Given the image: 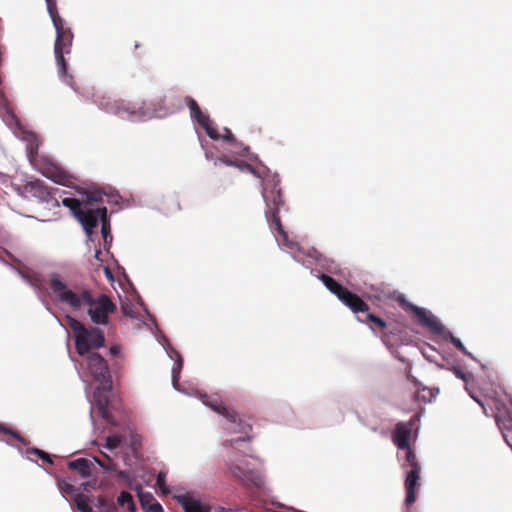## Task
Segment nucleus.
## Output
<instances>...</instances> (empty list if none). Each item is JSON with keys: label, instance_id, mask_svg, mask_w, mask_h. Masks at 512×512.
<instances>
[{"label": "nucleus", "instance_id": "obj_1", "mask_svg": "<svg viewBox=\"0 0 512 512\" xmlns=\"http://www.w3.org/2000/svg\"><path fill=\"white\" fill-rule=\"evenodd\" d=\"M51 291L59 300L73 309L86 308V312L95 325H108L110 315L116 311V305L111 297L105 293H97L90 289H83L79 293L68 289L58 275L54 274L49 280Z\"/></svg>", "mask_w": 512, "mask_h": 512}, {"label": "nucleus", "instance_id": "obj_2", "mask_svg": "<svg viewBox=\"0 0 512 512\" xmlns=\"http://www.w3.org/2000/svg\"><path fill=\"white\" fill-rule=\"evenodd\" d=\"M103 482H80L74 486L71 482H57L62 497L79 512H118L114 500L106 495H94L93 490L100 489Z\"/></svg>", "mask_w": 512, "mask_h": 512}, {"label": "nucleus", "instance_id": "obj_3", "mask_svg": "<svg viewBox=\"0 0 512 512\" xmlns=\"http://www.w3.org/2000/svg\"><path fill=\"white\" fill-rule=\"evenodd\" d=\"M229 424L230 426L227 427V430H229L231 433L243 434L244 436L225 440L222 442L223 447L231 449L225 458L228 469L231 471L232 476L237 478V480H259L260 475H253L252 472L245 467L246 461L242 459V456H239L236 452L241 451V446L243 443L252 441V425L246 423L239 416L236 423Z\"/></svg>", "mask_w": 512, "mask_h": 512}, {"label": "nucleus", "instance_id": "obj_4", "mask_svg": "<svg viewBox=\"0 0 512 512\" xmlns=\"http://www.w3.org/2000/svg\"><path fill=\"white\" fill-rule=\"evenodd\" d=\"M48 13L52 19L56 30V39L54 43V55L60 77L69 85H72L73 77L68 74V64L66 55L71 53L74 35L64 19L58 14L56 0H45Z\"/></svg>", "mask_w": 512, "mask_h": 512}, {"label": "nucleus", "instance_id": "obj_5", "mask_svg": "<svg viewBox=\"0 0 512 512\" xmlns=\"http://www.w3.org/2000/svg\"><path fill=\"white\" fill-rule=\"evenodd\" d=\"M262 196L266 203L265 216L270 225H274L275 231L286 241L288 235L284 230L279 217V211L284 205L282 190L280 187V179L277 176L266 179L263 182Z\"/></svg>", "mask_w": 512, "mask_h": 512}, {"label": "nucleus", "instance_id": "obj_6", "mask_svg": "<svg viewBox=\"0 0 512 512\" xmlns=\"http://www.w3.org/2000/svg\"><path fill=\"white\" fill-rule=\"evenodd\" d=\"M66 321L73 332L75 349L80 356L105 345V336L100 328L95 326L86 327L81 321L71 316H67Z\"/></svg>", "mask_w": 512, "mask_h": 512}, {"label": "nucleus", "instance_id": "obj_7", "mask_svg": "<svg viewBox=\"0 0 512 512\" xmlns=\"http://www.w3.org/2000/svg\"><path fill=\"white\" fill-rule=\"evenodd\" d=\"M147 487L154 488L161 495H171L184 512H211V506L200 500L193 492L179 493L178 489L169 485L168 482H145Z\"/></svg>", "mask_w": 512, "mask_h": 512}, {"label": "nucleus", "instance_id": "obj_8", "mask_svg": "<svg viewBox=\"0 0 512 512\" xmlns=\"http://www.w3.org/2000/svg\"><path fill=\"white\" fill-rule=\"evenodd\" d=\"M103 459H99L93 457V459L88 458H78L68 462V467L71 470L78 472V474L83 477H89L95 468V462L102 467L106 471H113L118 473V476L123 478V480H130L129 475L125 470H120L119 465L113 458L109 455L102 452Z\"/></svg>", "mask_w": 512, "mask_h": 512}, {"label": "nucleus", "instance_id": "obj_9", "mask_svg": "<svg viewBox=\"0 0 512 512\" xmlns=\"http://www.w3.org/2000/svg\"><path fill=\"white\" fill-rule=\"evenodd\" d=\"M319 279L325 285V287L337 298L348 306L354 313L367 312L369 306L365 303L357 294L351 292L334 278L327 274H320Z\"/></svg>", "mask_w": 512, "mask_h": 512}, {"label": "nucleus", "instance_id": "obj_10", "mask_svg": "<svg viewBox=\"0 0 512 512\" xmlns=\"http://www.w3.org/2000/svg\"><path fill=\"white\" fill-rule=\"evenodd\" d=\"M86 355L88 369L95 381L99 382L104 388L111 387L112 379L107 361L97 352Z\"/></svg>", "mask_w": 512, "mask_h": 512}, {"label": "nucleus", "instance_id": "obj_11", "mask_svg": "<svg viewBox=\"0 0 512 512\" xmlns=\"http://www.w3.org/2000/svg\"><path fill=\"white\" fill-rule=\"evenodd\" d=\"M186 105L190 110V115L193 120H195L207 133V135L213 139H219V133L214 127L213 122L211 121L209 115L202 112L198 103L191 97L187 96L184 98Z\"/></svg>", "mask_w": 512, "mask_h": 512}, {"label": "nucleus", "instance_id": "obj_12", "mask_svg": "<svg viewBox=\"0 0 512 512\" xmlns=\"http://www.w3.org/2000/svg\"><path fill=\"white\" fill-rule=\"evenodd\" d=\"M24 191L28 196L37 199L41 203H45L50 209L60 206L57 198L51 193L44 182L40 180L28 182L24 186Z\"/></svg>", "mask_w": 512, "mask_h": 512}, {"label": "nucleus", "instance_id": "obj_13", "mask_svg": "<svg viewBox=\"0 0 512 512\" xmlns=\"http://www.w3.org/2000/svg\"><path fill=\"white\" fill-rule=\"evenodd\" d=\"M420 420L418 414L413 415L408 422H399L396 424L393 433V442L399 449H406L410 446L411 433Z\"/></svg>", "mask_w": 512, "mask_h": 512}, {"label": "nucleus", "instance_id": "obj_14", "mask_svg": "<svg viewBox=\"0 0 512 512\" xmlns=\"http://www.w3.org/2000/svg\"><path fill=\"white\" fill-rule=\"evenodd\" d=\"M107 208L87 209L83 210L77 220L82 224L87 234H92L94 228L97 227L101 219L106 218Z\"/></svg>", "mask_w": 512, "mask_h": 512}, {"label": "nucleus", "instance_id": "obj_15", "mask_svg": "<svg viewBox=\"0 0 512 512\" xmlns=\"http://www.w3.org/2000/svg\"><path fill=\"white\" fill-rule=\"evenodd\" d=\"M413 312L419 323L428 328L430 331L436 334H442L445 330L443 324L439 322V320L429 312H427L424 308L413 307Z\"/></svg>", "mask_w": 512, "mask_h": 512}, {"label": "nucleus", "instance_id": "obj_16", "mask_svg": "<svg viewBox=\"0 0 512 512\" xmlns=\"http://www.w3.org/2000/svg\"><path fill=\"white\" fill-rule=\"evenodd\" d=\"M203 402L213 411L225 417L229 423H236L238 419V413L233 409L225 406L218 396H205Z\"/></svg>", "mask_w": 512, "mask_h": 512}, {"label": "nucleus", "instance_id": "obj_17", "mask_svg": "<svg viewBox=\"0 0 512 512\" xmlns=\"http://www.w3.org/2000/svg\"><path fill=\"white\" fill-rule=\"evenodd\" d=\"M134 489L144 512H163L162 505L155 499L153 494L144 491L142 485H135Z\"/></svg>", "mask_w": 512, "mask_h": 512}, {"label": "nucleus", "instance_id": "obj_18", "mask_svg": "<svg viewBox=\"0 0 512 512\" xmlns=\"http://www.w3.org/2000/svg\"><path fill=\"white\" fill-rule=\"evenodd\" d=\"M0 117L8 125H13L17 123V117L14 114L12 108L10 107L9 102L2 89H0Z\"/></svg>", "mask_w": 512, "mask_h": 512}, {"label": "nucleus", "instance_id": "obj_19", "mask_svg": "<svg viewBox=\"0 0 512 512\" xmlns=\"http://www.w3.org/2000/svg\"><path fill=\"white\" fill-rule=\"evenodd\" d=\"M406 459L411 469L407 472V476L405 480H419L420 478V466L417 462L415 453L411 450V448H406Z\"/></svg>", "mask_w": 512, "mask_h": 512}, {"label": "nucleus", "instance_id": "obj_20", "mask_svg": "<svg viewBox=\"0 0 512 512\" xmlns=\"http://www.w3.org/2000/svg\"><path fill=\"white\" fill-rule=\"evenodd\" d=\"M43 175L47 178L51 179L55 183L65 185L66 181L68 180L69 176L68 174L63 171L62 169L56 167V166H49L43 171Z\"/></svg>", "mask_w": 512, "mask_h": 512}, {"label": "nucleus", "instance_id": "obj_21", "mask_svg": "<svg viewBox=\"0 0 512 512\" xmlns=\"http://www.w3.org/2000/svg\"><path fill=\"white\" fill-rule=\"evenodd\" d=\"M82 196H85V202L87 204H93L103 201V197L106 195V193L99 187L91 186L87 189H83L82 192H80Z\"/></svg>", "mask_w": 512, "mask_h": 512}, {"label": "nucleus", "instance_id": "obj_22", "mask_svg": "<svg viewBox=\"0 0 512 512\" xmlns=\"http://www.w3.org/2000/svg\"><path fill=\"white\" fill-rule=\"evenodd\" d=\"M126 507L129 512L136 511V503L133 499V496L128 491H122L117 497L116 506Z\"/></svg>", "mask_w": 512, "mask_h": 512}, {"label": "nucleus", "instance_id": "obj_23", "mask_svg": "<svg viewBox=\"0 0 512 512\" xmlns=\"http://www.w3.org/2000/svg\"><path fill=\"white\" fill-rule=\"evenodd\" d=\"M62 204L70 209V211L76 219L79 217L80 214H82L84 210L81 206V202L76 198H64L62 200Z\"/></svg>", "mask_w": 512, "mask_h": 512}, {"label": "nucleus", "instance_id": "obj_24", "mask_svg": "<svg viewBox=\"0 0 512 512\" xmlns=\"http://www.w3.org/2000/svg\"><path fill=\"white\" fill-rule=\"evenodd\" d=\"M406 483V497L405 505L409 507L416 501V488L420 482H405Z\"/></svg>", "mask_w": 512, "mask_h": 512}, {"label": "nucleus", "instance_id": "obj_25", "mask_svg": "<svg viewBox=\"0 0 512 512\" xmlns=\"http://www.w3.org/2000/svg\"><path fill=\"white\" fill-rule=\"evenodd\" d=\"M107 406H108V400L106 398H104V399L99 398L96 401V408L98 410L99 415L103 419H105L108 423H113L112 422V416L109 413Z\"/></svg>", "mask_w": 512, "mask_h": 512}, {"label": "nucleus", "instance_id": "obj_26", "mask_svg": "<svg viewBox=\"0 0 512 512\" xmlns=\"http://www.w3.org/2000/svg\"><path fill=\"white\" fill-rule=\"evenodd\" d=\"M26 455L31 460H33V456H36L39 459H41L43 462L50 463V464L52 463L51 456L47 452H45L41 449H38V448H28L26 450Z\"/></svg>", "mask_w": 512, "mask_h": 512}, {"label": "nucleus", "instance_id": "obj_27", "mask_svg": "<svg viewBox=\"0 0 512 512\" xmlns=\"http://www.w3.org/2000/svg\"><path fill=\"white\" fill-rule=\"evenodd\" d=\"M449 339L450 342L464 355L470 357L473 360H476V358L466 349L464 344L461 342V340L457 337H455L452 333L449 332Z\"/></svg>", "mask_w": 512, "mask_h": 512}, {"label": "nucleus", "instance_id": "obj_28", "mask_svg": "<svg viewBox=\"0 0 512 512\" xmlns=\"http://www.w3.org/2000/svg\"><path fill=\"white\" fill-rule=\"evenodd\" d=\"M436 396L435 392L431 388L423 387L422 389H419L417 392V398L424 401V402H430L432 399H434Z\"/></svg>", "mask_w": 512, "mask_h": 512}, {"label": "nucleus", "instance_id": "obj_29", "mask_svg": "<svg viewBox=\"0 0 512 512\" xmlns=\"http://www.w3.org/2000/svg\"><path fill=\"white\" fill-rule=\"evenodd\" d=\"M0 433L11 435L14 439L21 442L22 444H27V441L17 431H14L4 424H0Z\"/></svg>", "mask_w": 512, "mask_h": 512}, {"label": "nucleus", "instance_id": "obj_30", "mask_svg": "<svg viewBox=\"0 0 512 512\" xmlns=\"http://www.w3.org/2000/svg\"><path fill=\"white\" fill-rule=\"evenodd\" d=\"M366 321L371 322L380 329H384L387 326L386 322L381 317L371 313L366 314V320L364 322Z\"/></svg>", "mask_w": 512, "mask_h": 512}, {"label": "nucleus", "instance_id": "obj_31", "mask_svg": "<svg viewBox=\"0 0 512 512\" xmlns=\"http://www.w3.org/2000/svg\"><path fill=\"white\" fill-rule=\"evenodd\" d=\"M120 443H121V437H119L117 435L108 436L106 438V443H105L104 447L109 450H113V449L119 447Z\"/></svg>", "mask_w": 512, "mask_h": 512}, {"label": "nucleus", "instance_id": "obj_32", "mask_svg": "<svg viewBox=\"0 0 512 512\" xmlns=\"http://www.w3.org/2000/svg\"><path fill=\"white\" fill-rule=\"evenodd\" d=\"M454 374L462 379L466 384L470 382V380L473 379V375L470 372H463L460 368H454Z\"/></svg>", "mask_w": 512, "mask_h": 512}, {"label": "nucleus", "instance_id": "obj_33", "mask_svg": "<svg viewBox=\"0 0 512 512\" xmlns=\"http://www.w3.org/2000/svg\"><path fill=\"white\" fill-rule=\"evenodd\" d=\"M220 138H222L223 140L227 141L231 145H236L237 144L236 138L234 137V135L232 134V132L228 128L224 129V134L223 135L219 134V139Z\"/></svg>", "mask_w": 512, "mask_h": 512}, {"label": "nucleus", "instance_id": "obj_34", "mask_svg": "<svg viewBox=\"0 0 512 512\" xmlns=\"http://www.w3.org/2000/svg\"><path fill=\"white\" fill-rule=\"evenodd\" d=\"M100 221L102 224L101 232L103 234L104 239L106 240L107 235L110 233V224L107 217L105 219H101Z\"/></svg>", "mask_w": 512, "mask_h": 512}, {"label": "nucleus", "instance_id": "obj_35", "mask_svg": "<svg viewBox=\"0 0 512 512\" xmlns=\"http://www.w3.org/2000/svg\"><path fill=\"white\" fill-rule=\"evenodd\" d=\"M109 353L113 357H118L121 353V346L117 344L110 346Z\"/></svg>", "mask_w": 512, "mask_h": 512}, {"label": "nucleus", "instance_id": "obj_36", "mask_svg": "<svg viewBox=\"0 0 512 512\" xmlns=\"http://www.w3.org/2000/svg\"><path fill=\"white\" fill-rule=\"evenodd\" d=\"M182 368V360L180 359L179 362L177 363V366L173 368V381L175 382L177 380V377H178V374H179V371L181 370Z\"/></svg>", "mask_w": 512, "mask_h": 512}, {"label": "nucleus", "instance_id": "obj_37", "mask_svg": "<svg viewBox=\"0 0 512 512\" xmlns=\"http://www.w3.org/2000/svg\"><path fill=\"white\" fill-rule=\"evenodd\" d=\"M221 162L225 163L226 165H229V166H232V165H236V166H242L241 164H238L237 162H233L231 160H229L228 158L226 157H223L221 159H219Z\"/></svg>", "mask_w": 512, "mask_h": 512}, {"label": "nucleus", "instance_id": "obj_38", "mask_svg": "<svg viewBox=\"0 0 512 512\" xmlns=\"http://www.w3.org/2000/svg\"><path fill=\"white\" fill-rule=\"evenodd\" d=\"M167 471L166 470H161L159 471L157 477H156V480H165L166 477H167Z\"/></svg>", "mask_w": 512, "mask_h": 512}, {"label": "nucleus", "instance_id": "obj_39", "mask_svg": "<svg viewBox=\"0 0 512 512\" xmlns=\"http://www.w3.org/2000/svg\"><path fill=\"white\" fill-rule=\"evenodd\" d=\"M138 444V436L137 435H132L131 437V446L133 447V449H135V446Z\"/></svg>", "mask_w": 512, "mask_h": 512}, {"label": "nucleus", "instance_id": "obj_40", "mask_svg": "<svg viewBox=\"0 0 512 512\" xmlns=\"http://www.w3.org/2000/svg\"><path fill=\"white\" fill-rule=\"evenodd\" d=\"M217 512H236V510H234L232 508L219 507L217 509Z\"/></svg>", "mask_w": 512, "mask_h": 512}, {"label": "nucleus", "instance_id": "obj_41", "mask_svg": "<svg viewBox=\"0 0 512 512\" xmlns=\"http://www.w3.org/2000/svg\"><path fill=\"white\" fill-rule=\"evenodd\" d=\"M105 275L109 278V279H113V274L111 272V270L108 268V267H105Z\"/></svg>", "mask_w": 512, "mask_h": 512}, {"label": "nucleus", "instance_id": "obj_42", "mask_svg": "<svg viewBox=\"0 0 512 512\" xmlns=\"http://www.w3.org/2000/svg\"><path fill=\"white\" fill-rule=\"evenodd\" d=\"M469 393H470L471 397L484 408L483 403L474 394H472L471 392H469Z\"/></svg>", "mask_w": 512, "mask_h": 512}, {"label": "nucleus", "instance_id": "obj_43", "mask_svg": "<svg viewBox=\"0 0 512 512\" xmlns=\"http://www.w3.org/2000/svg\"><path fill=\"white\" fill-rule=\"evenodd\" d=\"M406 512H411L410 510H407Z\"/></svg>", "mask_w": 512, "mask_h": 512}]
</instances>
